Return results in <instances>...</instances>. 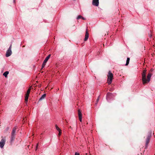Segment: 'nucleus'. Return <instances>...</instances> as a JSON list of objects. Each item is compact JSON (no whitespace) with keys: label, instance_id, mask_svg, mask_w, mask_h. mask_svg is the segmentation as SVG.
Listing matches in <instances>:
<instances>
[{"label":"nucleus","instance_id":"nucleus-1","mask_svg":"<svg viewBox=\"0 0 155 155\" xmlns=\"http://www.w3.org/2000/svg\"><path fill=\"white\" fill-rule=\"evenodd\" d=\"M146 70H144L142 74V81L143 84H145L149 82L150 80V78L151 76V74L150 73H149L147 76V80L146 78Z\"/></svg>","mask_w":155,"mask_h":155},{"label":"nucleus","instance_id":"nucleus-2","mask_svg":"<svg viewBox=\"0 0 155 155\" xmlns=\"http://www.w3.org/2000/svg\"><path fill=\"white\" fill-rule=\"evenodd\" d=\"M113 78V74L110 71H109L107 75V81L108 84H110L111 83Z\"/></svg>","mask_w":155,"mask_h":155},{"label":"nucleus","instance_id":"nucleus-3","mask_svg":"<svg viewBox=\"0 0 155 155\" xmlns=\"http://www.w3.org/2000/svg\"><path fill=\"white\" fill-rule=\"evenodd\" d=\"M12 48V45H11L9 47L7 51L6 54V57H8L10 56L12 54V51L11 50Z\"/></svg>","mask_w":155,"mask_h":155},{"label":"nucleus","instance_id":"nucleus-4","mask_svg":"<svg viewBox=\"0 0 155 155\" xmlns=\"http://www.w3.org/2000/svg\"><path fill=\"white\" fill-rule=\"evenodd\" d=\"M92 5L95 6H97L99 5V0H93Z\"/></svg>","mask_w":155,"mask_h":155},{"label":"nucleus","instance_id":"nucleus-5","mask_svg":"<svg viewBox=\"0 0 155 155\" xmlns=\"http://www.w3.org/2000/svg\"><path fill=\"white\" fill-rule=\"evenodd\" d=\"M5 140L2 139L0 142V147L1 148H3L5 143Z\"/></svg>","mask_w":155,"mask_h":155},{"label":"nucleus","instance_id":"nucleus-6","mask_svg":"<svg viewBox=\"0 0 155 155\" xmlns=\"http://www.w3.org/2000/svg\"><path fill=\"white\" fill-rule=\"evenodd\" d=\"M78 115L79 120L80 122H81L82 121V114H81V111L80 109H79L78 110Z\"/></svg>","mask_w":155,"mask_h":155},{"label":"nucleus","instance_id":"nucleus-7","mask_svg":"<svg viewBox=\"0 0 155 155\" xmlns=\"http://www.w3.org/2000/svg\"><path fill=\"white\" fill-rule=\"evenodd\" d=\"M112 94L110 93H107L106 96V99L107 100L111 98L112 97Z\"/></svg>","mask_w":155,"mask_h":155},{"label":"nucleus","instance_id":"nucleus-8","mask_svg":"<svg viewBox=\"0 0 155 155\" xmlns=\"http://www.w3.org/2000/svg\"><path fill=\"white\" fill-rule=\"evenodd\" d=\"M51 54H49L48 55V56H47L45 58V60H44L43 62L44 63H45V64H46V62L49 58L50 57Z\"/></svg>","mask_w":155,"mask_h":155},{"label":"nucleus","instance_id":"nucleus-9","mask_svg":"<svg viewBox=\"0 0 155 155\" xmlns=\"http://www.w3.org/2000/svg\"><path fill=\"white\" fill-rule=\"evenodd\" d=\"M89 37V34L87 32V30H86L85 35V37L84 38V40L85 41H86L88 39Z\"/></svg>","mask_w":155,"mask_h":155},{"label":"nucleus","instance_id":"nucleus-10","mask_svg":"<svg viewBox=\"0 0 155 155\" xmlns=\"http://www.w3.org/2000/svg\"><path fill=\"white\" fill-rule=\"evenodd\" d=\"M17 129V127H15L13 129L12 132V135H15L16 134V130Z\"/></svg>","mask_w":155,"mask_h":155},{"label":"nucleus","instance_id":"nucleus-11","mask_svg":"<svg viewBox=\"0 0 155 155\" xmlns=\"http://www.w3.org/2000/svg\"><path fill=\"white\" fill-rule=\"evenodd\" d=\"M29 94H26L25 97V102L26 103H27L28 102V98Z\"/></svg>","mask_w":155,"mask_h":155},{"label":"nucleus","instance_id":"nucleus-12","mask_svg":"<svg viewBox=\"0 0 155 155\" xmlns=\"http://www.w3.org/2000/svg\"><path fill=\"white\" fill-rule=\"evenodd\" d=\"M150 137V136H148L147 138V140H146V145L147 146L148 145V143L149 142Z\"/></svg>","mask_w":155,"mask_h":155},{"label":"nucleus","instance_id":"nucleus-13","mask_svg":"<svg viewBox=\"0 0 155 155\" xmlns=\"http://www.w3.org/2000/svg\"><path fill=\"white\" fill-rule=\"evenodd\" d=\"M46 96V94H44L40 97L39 99V100H41L45 98Z\"/></svg>","mask_w":155,"mask_h":155},{"label":"nucleus","instance_id":"nucleus-14","mask_svg":"<svg viewBox=\"0 0 155 155\" xmlns=\"http://www.w3.org/2000/svg\"><path fill=\"white\" fill-rule=\"evenodd\" d=\"M9 73V72L8 71H6L3 74V75L5 77H7V75Z\"/></svg>","mask_w":155,"mask_h":155},{"label":"nucleus","instance_id":"nucleus-15","mask_svg":"<svg viewBox=\"0 0 155 155\" xmlns=\"http://www.w3.org/2000/svg\"><path fill=\"white\" fill-rule=\"evenodd\" d=\"M15 136L14 135H12L11 134V141H13L15 138Z\"/></svg>","mask_w":155,"mask_h":155},{"label":"nucleus","instance_id":"nucleus-16","mask_svg":"<svg viewBox=\"0 0 155 155\" xmlns=\"http://www.w3.org/2000/svg\"><path fill=\"white\" fill-rule=\"evenodd\" d=\"M130 61V58H128L127 59V61H126V65H127L129 63Z\"/></svg>","mask_w":155,"mask_h":155},{"label":"nucleus","instance_id":"nucleus-17","mask_svg":"<svg viewBox=\"0 0 155 155\" xmlns=\"http://www.w3.org/2000/svg\"><path fill=\"white\" fill-rule=\"evenodd\" d=\"M55 127H56V129L57 130H58V131H59L60 130H61L57 126V125H55Z\"/></svg>","mask_w":155,"mask_h":155},{"label":"nucleus","instance_id":"nucleus-18","mask_svg":"<svg viewBox=\"0 0 155 155\" xmlns=\"http://www.w3.org/2000/svg\"><path fill=\"white\" fill-rule=\"evenodd\" d=\"M30 91H31V89L30 88L28 89L27 91L26 94H30Z\"/></svg>","mask_w":155,"mask_h":155},{"label":"nucleus","instance_id":"nucleus-19","mask_svg":"<svg viewBox=\"0 0 155 155\" xmlns=\"http://www.w3.org/2000/svg\"><path fill=\"white\" fill-rule=\"evenodd\" d=\"M82 16L80 15H78L77 18V19L78 20L82 18Z\"/></svg>","mask_w":155,"mask_h":155},{"label":"nucleus","instance_id":"nucleus-20","mask_svg":"<svg viewBox=\"0 0 155 155\" xmlns=\"http://www.w3.org/2000/svg\"><path fill=\"white\" fill-rule=\"evenodd\" d=\"M99 96L97 99V100L96 101V104H97V103L99 100Z\"/></svg>","mask_w":155,"mask_h":155},{"label":"nucleus","instance_id":"nucleus-21","mask_svg":"<svg viewBox=\"0 0 155 155\" xmlns=\"http://www.w3.org/2000/svg\"><path fill=\"white\" fill-rule=\"evenodd\" d=\"M46 64L43 63L42 65V69L45 66Z\"/></svg>","mask_w":155,"mask_h":155},{"label":"nucleus","instance_id":"nucleus-22","mask_svg":"<svg viewBox=\"0 0 155 155\" xmlns=\"http://www.w3.org/2000/svg\"><path fill=\"white\" fill-rule=\"evenodd\" d=\"M59 131L58 135L59 136H60L61 135V130H60V131Z\"/></svg>","mask_w":155,"mask_h":155},{"label":"nucleus","instance_id":"nucleus-23","mask_svg":"<svg viewBox=\"0 0 155 155\" xmlns=\"http://www.w3.org/2000/svg\"><path fill=\"white\" fill-rule=\"evenodd\" d=\"M75 155H80V154L79 153L77 152H76L75 153Z\"/></svg>","mask_w":155,"mask_h":155},{"label":"nucleus","instance_id":"nucleus-24","mask_svg":"<svg viewBox=\"0 0 155 155\" xmlns=\"http://www.w3.org/2000/svg\"><path fill=\"white\" fill-rule=\"evenodd\" d=\"M81 18H82V19L84 20H86V18H84V17H82Z\"/></svg>","mask_w":155,"mask_h":155},{"label":"nucleus","instance_id":"nucleus-25","mask_svg":"<svg viewBox=\"0 0 155 155\" xmlns=\"http://www.w3.org/2000/svg\"><path fill=\"white\" fill-rule=\"evenodd\" d=\"M38 143L36 145V149L37 148H38Z\"/></svg>","mask_w":155,"mask_h":155},{"label":"nucleus","instance_id":"nucleus-26","mask_svg":"<svg viewBox=\"0 0 155 155\" xmlns=\"http://www.w3.org/2000/svg\"><path fill=\"white\" fill-rule=\"evenodd\" d=\"M151 36H152V35H150L149 36H150V37H151Z\"/></svg>","mask_w":155,"mask_h":155}]
</instances>
